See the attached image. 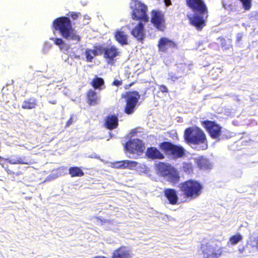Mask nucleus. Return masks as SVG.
Returning a JSON list of instances; mask_svg holds the SVG:
<instances>
[{"label": "nucleus", "instance_id": "26", "mask_svg": "<svg viewBox=\"0 0 258 258\" xmlns=\"http://www.w3.org/2000/svg\"><path fill=\"white\" fill-rule=\"evenodd\" d=\"M197 163L198 166L203 169H209L211 167L210 162L206 158L201 157L197 159Z\"/></svg>", "mask_w": 258, "mask_h": 258}, {"label": "nucleus", "instance_id": "29", "mask_svg": "<svg viewBox=\"0 0 258 258\" xmlns=\"http://www.w3.org/2000/svg\"><path fill=\"white\" fill-rule=\"evenodd\" d=\"M36 106V100L34 99H30L24 101L22 107L24 109H32L35 108Z\"/></svg>", "mask_w": 258, "mask_h": 258}, {"label": "nucleus", "instance_id": "45", "mask_svg": "<svg viewBox=\"0 0 258 258\" xmlns=\"http://www.w3.org/2000/svg\"><path fill=\"white\" fill-rule=\"evenodd\" d=\"M136 133V131L135 130H133L131 131V134H135Z\"/></svg>", "mask_w": 258, "mask_h": 258}, {"label": "nucleus", "instance_id": "6", "mask_svg": "<svg viewBox=\"0 0 258 258\" xmlns=\"http://www.w3.org/2000/svg\"><path fill=\"white\" fill-rule=\"evenodd\" d=\"M132 10V18L134 20H143L147 22L149 18L147 15V7L144 4L137 0H133L130 3Z\"/></svg>", "mask_w": 258, "mask_h": 258}, {"label": "nucleus", "instance_id": "43", "mask_svg": "<svg viewBox=\"0 0 258 258\" xmlns=\"http://www.w3.org/2000/svg\"><path fill=\"white\" fill-rule=\"evenodd\" d=\"M84 19L89 20L90 19V17L89 16H87V15H85L84 16Z\"/></svg>", "mask_w": 258, "mask_h": 258}, {"label": "nucleus", "instance_id": "21", "mask_svg": "<svg viewBox=\"0 0 258 258\" xmlns=\"http://www.w3.org/2000/svg\"><path fill=\"white\" fill-rule=\"evenodd\" d=\"M118 125V118L115 115H109L105 119V126L109 129L112 130Z\"/></svg>", "mask_w": 258, "mask_h": 258}, {"label": "nucleus", "instance_id": "7", "mask_svg": "<svg viewBox=\"0 0 258 258\" xmlns=\"http://www.w3.org/2000/svg\"><path fill=\"white\" fill-rule=\"evenodd\" d=\"M201 249L204 258H218L222 254V248L213 241L202 243Z\"/></svg>", "mask_w": 258, "mask_h": 258}, {"label": "nucleus", "instance_id": "9", "mask_svg": "<svg viewBox=\"0 0 258 258\" xmlns=\"http://www.w3.org/2000/svg\"><path fill=\"white\" fill-rule=\"evenodd\" d=\"M140 98V95L137 91L127 93L125 97L126 103L125 107V112L126 113L130 114L134 112L135 108Z\"/></svg>", "mask_w": 258, "mask_h": 258}, {"label": "nucleus", "instance_id": "10", "mask_svg": "<svg viewBox=\"0 0 258 258\" xmlns=\"http://www.w3.org/2000/svg\"><path fill=\"white\" fill-rule=\"evenodd\" d=\"M201 123L203 126L206 129L211 138L218 139L221 129L220 125L214 121L208 120L202 121Z\"/></svg>", "mask_w": 258, "mask_h": 258}, {"label": "nucleus", "instance_id": "14", "mask_svg": "<svg viewBox=\"0 0 258 258\" xmlns=\"http://www.w3.org/2000/svg\"><path fill=\"white\" fill-rule=\"evenodd\" d=\"M175 43L171 40L166 37L161 38L158 44V47L159 51L166 52L169 49H172L175 47Z\"/></svg>", "mask_w": 258, "mask_h": 258}, {"label": "nucleus", "instance_id": "5", "mask_svg": "<svg viewBox=\"0 0 258 258\" xmlns=\"http://www.w3.org/2000/svg\"><path fill=\"white\" fill-rule=\"evenodd\" d=\"M203 189L202 185L197 181L189 180L183 182L181 186V189L184 195L187 198L191 199L199 197Z\"/></svg>", "mask_w": 258, "mask_h": 258}, {"label": "nucleus", "instance_id": "11", "mask_svg": "<svg viewBox=\"0 0 258 258\" xmlns=\"http://www.w3.org/2000/svg\"><path fill=\"white\" fill-rule=\"evenodd\" d=\"M151 22L159 31H163L165 28L164 14L160 11H153L152 12Z\"/></svg>", "mask_w": 258, "mask_h": 258}, {"label": "nucleus", "instance_id": "16", "mask_svg": "<svg viewBox=\"0 0 258 258\" xmlns=\"http://www.w3.org/2000/svg\"><path fill=\"white\" fill-rule=\"evenodd\" d=\"M138 163L131 160H122L112 163V167L116 168H127L133 169L137 167Z\"/></svg>", "mask_w": 258, "mask_h": 258}, {"label": "nucleus", "instance_id": "28", "mask_svg": "<svg viewBox=\"0 0 258 258\" xmlns=\"http://www.w3.org/2000/svg\"><path fill=\"white\" fill-rule=\"evenodd\" d=\"M69 173L72 177L82 176L84 175L83 171L78 167H72L69 169Z\"/></svg>", "mask_w": 258, "mask_h": 258}, {"label": "nucleus", "instance_id": "22", "mask_svg": "<svg viewBox=\"0 0 258 258\" xmlns=\"http://www.w3.org/2000/svg\"><path fill=\"white\" fill-rule=\"evenodd\" d=\"M102 51L100 46L94 49H87L85 51L87 61H91L95 56L101 54Z\"/></svg>", "mask_w": 258, "mask_h": 258}, {"label": "nucleus", "instance_id": "1", "mask_svg": "<svg viewBox=\"0 0 258 258\" xmlns=\"http://www.w3.org/2000/svg\"><path fill=\"white\" fill-rule=\"evenodd\" d=\"M53 27L59 31L61 36L73 44H76L81 40V37L77 31L73 28L69 18L61 17L55 19L53 22Z\"/></svg>", "mask_w": 258, "mask_h": 258}, {"label": "nucleus", "instance_id": "41", "mask_svg": "<svg viewBox=\"0 0 258 258\" xmlns=\"http://www.w3.org/2000/svg\"><path fill=\"white\" fill-rule=\"evenodd\" d=\"M244 249H245V248H244V246H241V247H239L238 251L240 253H242L244 251Z\"/></svg>", "mask_w": 258, "mask_h": 258}, {"label": "nucleus", "instance_id": "38", "mask_svg": "<svg viewBox=\"0 0 258 258\" xmlns=\"http://www.w3.org/2000/svg\"><path fill=\"white\" fill-rule=\"evenodd\" d=\"M74 122V119L73 116H72L71 118L69 119V120L68 121L66 124V126L68 127L70 126L71 124H72L73 122Z\"/></svg>", "mask_w": 258, "mask_h": 258}, {"label": "nucleus", "instance_id": "18", "mask_svg": "<svg viewBox=\"0 0 258 258\" xmlns=\"http://www.w3.org/2000/svg\"><path fill=\"white\" fill-rule=\"evenodd\" d=\"M124 27L121 28L115 32V37L116 40L122 45L127 44L128 36L124 31Z\"/></svg>", "mask_w": 258, "mask_h": 258}, {"label": "nucleus", "instance_id": "37", "mask_svg": "<svg viewBox=\"0 0 258 258\" xmlns=\"http://www.w3.org/2000/svg\"><path fill=\"white\" fill-rule=\"evenodd\" d=\"M159 90L163 93L168 92V91L167 88L164 85L159 86Z\"/></svg>", "mask_w": 258, "mask_h": 258}, {"label": "nucleus", "instance_id": "27", "mask_svg": "<svg viewBox=\"0 0 258 258\" xmlns=\"http://www.w3.org/2000/svg\"><path fill=\"white\" fill-rule=\"evenodd\" d=\"M104 82L102 78L96 77L92 81V86L95 89H102Z\"/></svg>", "mask_w": 258, "mask_h": 258}, {"label": "nucleus", "instance_id": "3", "mask_svg": "<svg viewBox=\"0 0 258 258\" xmlns=\"http://www.w3.org/2000/svg\"><path fill=\"white\" fill-rule=\"evenodd\" d=\"M184 138L188 144L197 146L198 150H205L208 147L206 135L198 127H189L184 131Z\"/></svg>", "mask_w": 258, "mask_h": 258}, {"label": "nucleus", "instance_id": "42", "mask_svg": "<svg viewBox=\"0 0 258 258\" xmlns=\"http://www.w3.org/2000/svg\"><path fill=\"white\" fill-rule=\"evenodd\" d=\"M242 37V34L241 33H238L237 35V39L238 41H240Z\"/></svg>", "mask_w": 258, "mask_h": 258}, {"label": "nucleus", "instance_id": "8", "mask_svg": "<svg viewBox=\"0 0 258 258\" xmlns=\"http://www.w3.org/2000/svg\"><path fill=\"white\" fill-rule=\"evenodd\" d=\"M160 148L165 151L167 154L174 158L182 157L184 154V149L181 146L173 145L168 142H164L160 145Z\"/></svg>", "mask_w": 258, "mask_h": 258}, {"label": "nucleus", "instance_id": "4", "mask_svg": "<svg viewBox=\"0 0 258 258\" xmlns=\"http://www.w3.org/2000/svg\"><path fill=\"white\" fill-rule=\"evenodd\" d=\"M156 169L158 174L165 177L169 182L175 183L179 179L177 171L168 164L160 162L156 164Z\"/></svg>", "mask_w": 258, "mask_h": 258}, {"label": "nucleus", "instance_id": "33", "mask_svg": "<svg viewBox=\"0 0 258 258\" xmlns=\"http://www.w3.org/2000/svg\"><path fill=\"white\" fill-rule=\"evenodd\" d=\"M242 3L243 8L246 10L250 9L251 6V0H239Z\"/></svg>", "mask_w": 258, "mask_h": 258}, {"label": "nucleus", "instance_id": "25", "mask_svg": "<svg viewBox=\"0 0 258 258\" xmlns=\"http://www.w3.org/2000/svg\"><path fill=\"white\" fill-rule=\"evenodd\" d=\"M54 43L58 45L60 49L64 53L67 52L70 48V46L66 44L63 40L61 38H54L52 39Z\"/></svg>", "mask_w": 258, "mask_h": 258}, {"label": "nucleus", "instance_id": "32", "mask_svg": "<svg viewBox=\"0 0 258 258\" xmlns=\"http://www.w3.org/2000/svg\"><path fill=\"white\" fill-rule=\"evenodd\" d=\"M247 244L253 247L258 248V236L257 237L251 236L250 237L249 241L247 242Z\"/></svg>", "mask_w": 258, "mask_h": 258}, {"label": "nucleus", "instance_id": "24", "mask_svg": "<svg viewBox=\"0 0 258 258\" xmlns=\"http://www.w3.org/2000/svg\"><path fill=\"white\" fill-rule=\"evenodd\" d=\"M147 156L152 159H162L163 155L156 148L151 147L147 151Z\"/></svg>", "mask_w": 258, "mask_h": 258}, {"label": "nucleus", "instance_id": "46", "mask_svg": "<svg viewBox=\"0 0 258 258\" xmlns=\"http://www.w3.org/2000/svg\"><path fill=\"white\" fill-rule=\"evenodd\" d=\"M256 17H257V19H258V12H257V15H256Z\"/></svg>", "mask_w": 258, "mask_h": 258}, {"label": "nucleus", "instance_id": "39", "mask_svg": "<svg viewBox=\"0 0 258 258\" xmlns=\"http://www.w3.org/2000/svg\"><path fill=\"white\" fill-rule=\"evenodd\" d=\"M122 84V82L119 80H114L113 82V85L116 86H119Z\"/></svg>", "mask_w": 258, "mask_h": 258}, {"label": "nucleus", "instance_id": "44", "mask_svg": "<svg viewBox=\"0 0 258 258\" xmlns=\"http://www.w3.org/2000/svg\"><path fill=\"white\" fill-rule=\"evenodd\" d=\"M49 102H50V103H52V104H56V101H52V102H50V101Z\"/></svg>", "mask_w": 258, "mask_h": 258}, {"label": "nucleus", "instance_id": "35", "mask_svg": "<svg viewBox=\"0 0 258 258\" xmlns=\"http://www.w3.org/2000/svg\"><path fill=\"white\" fill-rule=\"evenodd\" d=\"M51 47V44H50L47 42H45L43 45V48H42L43 52L44 53H46V52H48L49 50V49H50Z\"/></svg>", "mask_w": 258, "mask_h": 258}, {"label": "nucleus", "instance_id": "2", "mask_svg": "<svg viewBox=\"0 0 258 258\" xmlns=\"http://www.w3.org/2000/svg\"><path fill=\"white\" fill-rule=\"evenodd\" d=\"M187 5L196 12L193 17L187 15L190 23L198 30L205 26L203 15L207 12L206 6L202 0H186Z\"/></svg>", "mask_w": 258, "mask_h": 258}, {"label": "nucleus", "instance_id": "36", "mask_svg": "<svg viewBox=\"0 0 258 258\" xmlns=\"http://www.w3.org/2000/svg\"><path fill=\"white\" fill-rule=\"evenodd\" d=\"M69 16H71V18L74 20H77L79 17L80 16V14L79 13L76 12H71L70 13V15H68Z\"/></svg>", "mask_w": 258, "mask_h": 258}, {"label": "nucleus", "instance_id": "12", "mask_svg": "<svg viewBox=\"0 0 258 258\" xmlns=\"http://www.w3.org/2000/svg\"><path fill=\"white\" fill-rule=\"evenodd\" d=\"M145 147L142 141L140 139H133L127 142L125 145V149L131 153L142 152Z\"/></svg>", "mask_w": 258, "mask_h": 258}, {"label": "nucleus", "instance_id": "17", "mask_svg": "<svg viewBox=\"0 0 258 258\" xmlns=\"http://www.w3.org/2000/svg\"><path fill=\"white\" fill-rule=\"evenodd\" d=\"M131 256L130 250L124 246L115 250L112 255V258H130Z\"/></svg>", "mask_w": 258, "mask_h": 258}, {"label": "nucleus", "instance_id": "30", "mask_svg": "<svg viewBox=\"0 0 258 258\" xmlns=\"http://www.w3.org/2000/svg\"><path fill=\"white\" fill-rule=\"evenodd\" d=\"M233 136V133L230 132L228 130L221 128L220 133L219 134V137L218 138V140H223L225 139H228L231 138Z\"/></svg>", "mask_w": 258, "mask_h": 258}, {"label": "nucleus", "instance_id": "13", "mask_svg": "<svg viewBox=\"0 0 258 258\" xmlns=\"http://www.w3.org/2000/svg\"><path fill=\"white\" fill-rule=\"evenodd\" d=\"M100 48L101 49V51H102V54L104 53V56L107 59V62L109 63H112L114 58L119 53L118 50L114 46L106 48L100 46Z\"/></svg>", "mask_w": 258, "mask_h": 258}, {"label": "nucleus", "instance_id": "34", "mask_svg": "<svg viewBox=\"0 0 258 258\" xmlns=\"http://www.w3.org/2000/svg\"><path fill=\"white\" fill-rule=\"evenodd\" d=\"M182 74L183 73H181L180 74L176 75L173 73H170L169 74V79H171L172 81L175 82L181 77Z\"/></svg>", "mask_w": 258, "mask_h": 258}, {"label": "nucleus", "instance_id": "20", "mask_svg": "<svg viewBox=\"0 0 258 258\" xmlns=\"http://www.w3.org/2000/svg\"><path fill=\"white\" fill-rule=\"evenodd\" d=\"M144 25L140 23L132 31V34L139 40H142L144 38Z\"/></svg>", "mask_w": 258, "mask_h": 258}, {"label": "nucleus", "instance_id": "40", "mask_svg": "<svg viewBox=\"0 0 258 258\" xmlns=\"http://www.w3.org/2000/svg\"><path fill=\"white\" fill-rule=\"evenodd\" d=\"M163 2L166 7H168L171 4L170 0H163Z\"/></svg>", "mask_w": 258, "mask_h": 258}, {"label": "nucleus", "instance_id": "31", "mask_svg": "<svg viewBox=\"0 0 258 258\" xmlns=\"http://www.w3.org/2000/svg\"><path fill=\"white\" fill-rule=\"evenodd\" d=\"M242 236L240 234H237L236 235H233L230 238L229 243L231 244L235 245L238 243L239 241L242 240Z\"/></svg>", "mask_w": 258, "mask_h": 258}, {"label": "nucleus", "instance_id": "15", "mask_svg": "<svg viewBox=\"0 0 258 258\" xmlns=\"http://www.w3.org/2000/svg\"><path fill=\"white\" fill-rule=\"evenodd\" d=\"M6 160L12 164H27L29 165L33 162L26 156L13 155L6 159Z\"/></svg>", "mask_w": 258, "mask_h": 258}, {"label": "nucleus", "instance_id": "19", "mask_svg": "<svg viewBox=\"0 0 258 258\" xmlns=\"http://www.w3.org/2000/svg\"><path fill=\"white\" fill-rule=\"evenodd\" d=\"M164 194L170 204L175 205L177 203L178 198L175 190L171 188L165 189Z\"/></svg>", "mask_w": 258, "mask_h": 258}, {"label": "nucleus", "instance_id": "23", "mask_svg": "<svg viewBox=\"0 0 258 258\" xmlns=\"http://www.w3.org/2000/svg\"><path fill=\"white\" fill-rule=\"evenodd\" d=\"M88 103L91 105H94L99 103L100 97L92 90H90L87 94Z\"/></svg>", "mask_w": 258, "mask_h": 258}]
</instances>
